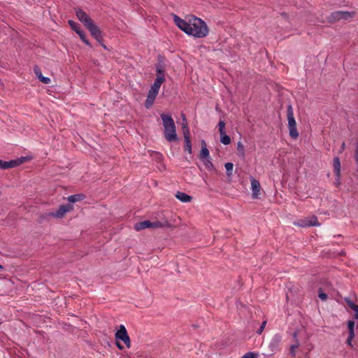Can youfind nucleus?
<instances>
[{"label":"nucleus","instance_id":"52","mask_svg":"<svg viewBox=\"0 0 358 358\" xmlns=\"http://www.w3.org/2000/svg\"><path fill=\"white\" fill-rule=\"evenodd\" d=\"M242 358V357H241Z\"/></svg>","mask_w":358,"mask_h":358},{"label":"nucleus","instance_id":"2","mask_svg":"<svg viewBox=\"0 0 358 358\" xmlns=\"http://www.w3.org/2000/svg\"><path fill=\"white\" fill-rule=\"evenodd\" d=\"M189 22L193 32L191 36L196 38H203L208 35L209 30L207 24L201 18L191 15L189 16Z\"/></svg>","mask_w":358,"mask_h":358},{"label":"nucleus","instance_id":"38","mask_svg":"<svg viewBox=\"0 0 358 358\" xmlns=\"http://www.w3.org/2000/svg\"><path fill=\"white\" fill-rule=\"evenodd\" d=\"M273 342H274L275 343L278 344L279 343L280 341H281V336L280 335H275L273 338Z\"/></svg>","mask_w":358,"mask_h":358},{"label":"nucleus","instance_id":"11","mask_svg":"<svg viewBox=\"0 0 358 358\" xmlns=\"http://www.w3.org/2000/svg\"><path fill=\"white\" fill-rule=\"evenodd\" d=\"M28 159L29 158L27 157H21L16 159L10 160L9 162L4 161L5 169L17 167L27 162Z\"/></svg>","mask_w":358,"mask_h":358},{"label":"nucleus","instance_id":"27","mask_svg":"<svg viewBox=\"0 0 358 358\" xmlns=\"http://www.w3.org/2000/svg\"><path fill=\"white\" fill-rule=\"evenodd\" d=\"M156 72L157 76H161L162 78H164V66L160 64L156 65Z\"/></svg>","mask_w":358,"mask_h":358},{"label":"nucleus","instance_id":"18","mask_svg":"<svg viewBox=\"0 0 358 358\" xmlns=\"http://www.w3.org/2000/svg\"><path fill=\"white\" fill-rule=\"evenodd\" d=\"M152 228V223L150 220H145L143 222H137L134 225V229L136 231H141L144 229Z\"/></svg>","mask_w":358,"mask_h":358},{"label":"nucleus","instance_id":"51","mask_svg":"<svg viewBox=\"0 0 358 358\" xmlns=\"http://www.w3.org/2000/svg\"><path fill=\"white\" fill-rule=\"evenodd\" d=\"M1 194V192L0 191V195Z\"/></svg>","mask_w":358,"mask_h":358},{"label":"nucleus","instance_id":"47","mask_svg":"<svg viewBox=\"0 0 358 358\" xmlns=\"http://www.w3.org/2000/svg\"><path fill=\"white\" fill-rule=\"evenodd\" d=\"M345 143L343 142L341 145V152H342L343 150H345Z\"/></svg>","mask_w":358,"mask_h":358},{"label":"nucleus","instance_id":"42","mask_svg":"<svg viewBox=\"0 0 358 358\" xmlns=\"http://www.w3.org/2000/svg\"><path fill=\"white\" fill-rule=\"evenodd\" d=\"M280 15L285 20H288L289 19V15L287 13H285V12H282L281 13Z\"/></svg>","mask_w":358,"mask_h":358},{"label":"nucleus","instance_id":"22","mask_svg":"<svg viewBox=\"0 0 358 358\" xmlns=\"http://www.w3.org/2000/svg\"><path fill=\"white\" fill-rule=\"evenodd\" d=\"M201 161L203 162L205 167L208 170V171H213L214 170V166L211 162V159L210 157L209 158H206V159H201Z\"/></svg>","mask_w":358,"mask_h":358},{"label":"nucleus","instance_id":"19","mask_svg":"<svg viewBox=\"0 0 358 358\" xmlns=\"http://www.w3.org/2000/svg\"><path fill=\"white\" fill-rule=\"evenodd\" d=\"M176 197L182 202L189 203L192 200V197L184 192H178Z\"/></svg>","mask_w":358,"mask_h":358},{"label":"nucleus","instance_id":"45","mask_svg":"<svg viewBox=\"0 0 358 358\" xmlns=\"http://www.w3.org/2000/svg\"><path fill=\"white\" fill-rule=\"evenodd\" d=\"M335 182H336V185H339L341 184L340 176H338V177L336 176Z\"/></svg>","mask_w":358,"mask_h":358},{"label":"nucleus","instance_id":"44","mask_svg":"<svg viewBox=\"0 0 358 358\" xmlns=\"http://www.w3.org/2000/svg\"><path fill=\"white\" fill-rule=\"evenodd\" d=\"M116 345L117 347L120 349V350H123L124 349V347L122 345H121L119 342H117L116 343Z\"/></svg>","mask_w":358,"mask_h":358},{"label":"nucleus","instance_id":"8","mask_svg":"<svg viewBox=\"0 0 358 358\" xmlns=\"http://www.w3.org/2000/svg\"><path fill=\"white\" fill-rule=\"evenodd\" d=\"M68 24L71 27V28L78 34L80 39L87 45L90 46V43L89 40L87 38L85 32L81 29L80 26L77 22L73 20H69Z\"/></svg>","mask_w":358,"mask_h":358},{"label":"nucleus","instance_id":"3","mask_svg":"<svg viewBox=\"0 0 358 358\" xmlns=\"http://www.w3.org/2000/svg\"><path fill=\"white\" fill-rule=\"evenodd\" d=\"M287 117L289 136L292 139H296L299 136V133L297 131L296 122L294 117V111L291 104L287 106Z\"/></svg>","mask_w":358,"mask_h":358},{"label":"nucleus","instance_id":"50","mask_svg":"<svg viewBox=\"0 0 358 358\" xmlns=\"http://www.w3.org/2000/svg\"><path fill=\"white\" fill-rule=\"evenodd\" d=\"M0 268H2V266H1V265H0Z\"/></svg>","mask_w":358,"mask_h":358},{"label":"nucleus","instance_id":"15","mask_svg":"<svg viewBox=\"0 0 358 358\" xmlns=\"http://www.w3.org/2000/svg\"><path fill=\"white\" fill-rule=\"evenodd\" d=\"M201 150L200 151L199 157L200 160L206 159V158L210 157L209 150L207 148L206 143L204 140L201 141Z\"/></svg>","mask_w":358,"mask_h":358},{"label":"nucleus","instance_id":"36","mask_svg":"<svg viewBox=\"0 0 358 358\" xmlns=\"http://www.w3.org/2000/svg\"><path fill=\"white\" fill-rule=\"evenodd\" d=\"M164 80H165L164 78H162L161 76H157V77L155 80L154 83L157 84L158 85H161L164 82Z\"/></svg>","mask_w":358,"mask_h":358},{"label":"nucleus","instance_id":"35","mask_svg":"<svg viewBox=\"0 0 358 358\" xmlns=\"http://www.w3.org/2000/svg\"><path fill=\"white\" fill-rule=\"evenodd\" d=\"M318 296L322 301H325L327 299V294L322 292V288L319 289V295H318Z\"/></svg>","mask_w":358,"mask_h":358},{"label":"nucleus","instance_id":"12","mask_svg":"<svg viewBox=\"0 0 358 358\" xmlns=\"http://www.w3.org/2000/svg\"><path fill=\"white\" fill-rule=\"evenodd\" d=\"M251 187L252 191V198L258 199L260 194L261 185L259 182L253 177H251Z\"/></svg>","mask_w":358,"mask_h":358},{"label":"nucleus","instance_id":"34","mask_svg":"<svg viewBox=\"0 0 358 358\" xmlns=\"http://www.w3.org/2000/svg\"><path fill=\"white\" fill-rule=\"evenodd\" d=\"M299 346V343L298 341H296V343L292 345L291 347H290V354L292 355V356H295V350L297 349Z\"/></svg>","mask_w":358,"mask_h":358},{"label":"nucleus","instance_id":"14","mask_svg":"<svg viewBox=\"0 0 358 358\" xmlns=\"http://www.w3.org/2000/svg\"><path fill=\"white\" fill-rule=\"evenodd\" d=\"M157 94H158L157 92L152 91L150 89L149 90V92H148V94L147 96V99L145 102V107L146 108H150L152 106Z\"/></svg>","mask_w":358,"mask_h":358},{"label":"nucleus","instance_id":"25","mask_svg":"<svg viewBox=\"0 0 358 358\" xmlns=\"http://www.w3.org/2000/svg\"><path fill=\"white\" fill-rule=\"evenodd\" d=\"M220 141L224 145H229L231 143V138L225 132L223 134H220Z\"/></svg>","mask_w":358,"mask_h":358},{"label":"nucleus","instance_id":"48","mask_svg":"<svg viewBox=\"0 0 358 358\" xmlns=\"http://www.w3.org/2000/svg\"><path fill=\"white\" fill-rule=\"evenodd\" d=\"M99 43L103 48L106 49V46L103 43V41H101V43Z\"/></svg>","mask_w":358,"mask_h":358},{"label":"nucleus","instance_id":"1","mask_svg":"<svg viewBox=\"0 0 358 358\" xmlns=\"http://www.w3.org/2000/svg\"><path fill=\"white\" fill-rule=\"evenodd\" d=\"M161 118L164 127V136L168 142H176L178 140L173 119L170 115L162 113Z\"/></svg>","mask_w":358,"mask_h":358},{"label":"nucleus","instance_id":"10","mask_svg":"<svg viewBox=\"0 0 358 358\" xmlns=\"http://www.w3.org/2000/svg\"><path fill=\"white\" fill-rule=\"evenodd\" d=\"M90 32L92 36L99 43L103 41V35L101 29L94 23V22L86 27Z\"/></svg>","mask_w":358,"mask_h":358},{"label":"nucleus","instance_id":"28","mask_svg":"<svg viewBox=\"0 0 358 358\" xmlns=\"http://www.w3.org/2000/svg\"><path fill=\"white\" fill-rule=\"evenodd\" d=\"M182 131H183V136H184L185 141H189L190 140V132H189L188 127H182Z\"/></svg>","mask_w":358,"mask_h":358},{"label":"nucleus","instance_id":"13","mask_svg":"<svg viewBox=\"0 0 358 358\" xmlns=\"http://www.w3.org/2000/svg\"><path fill=\"white\" fill-rule=\"evenodd\" d=\"M152 228H172L173 225L167 219L151 222Z\"/></svg>","mask_w":358,"mask_h":358},{"label":"nucleus","instance_id":"33","mask_svg":"<svg viewBox=\"0 0 358 358\" xmlns=\"http://www.w3.org/2000/svg\"><path fill=\"white\" fill-rule=\"evenodd\" d=\"M306 224H308L307 217L303 220H301L299 222L295 223V224L301 227H310V225H306Z\"/></svg>","mask_w":358,"mask_h":358},{"label":"nucleus","instance_id":"24","mask_svg":"<svg viewBox=\"0 0 358 358\" xmlns=\"http://www.w3.org/2000/svg\"><path fill=\"white\" fill-rule=\"evenodd\" d=\"M348 328L349 331V334L350 335V337L355 336V322L352 320H349L348 322Z\"/></svg>","mask_w":358,"mask_h":358},{"label":"nucleus","instance_id":"40","mask_svg":"<svg viewBox=\"0 0 358 358\" xmlns=\"http://www.w3.org/2000/svg\"><path fill=\"white\" fill-rule=\"evenodd\" d=\"M354 338H355V336H352V337H350V334L348 335V339H347V343H348V345H350V346H352V340Z\"/></svg>","mask_w":358,"mask_h":358},{"label":"nucleus","instance_id":"26","mask_svg":"<svg viewBox=\"0 0 358 358\" xmlns=\"http://www.w3.org/2000/svg\"><path fill=\"white\" fill-rule=\"evenodd\" d=\"M225 168L227 171V176L231 177L233 175L234 164L231 162H227L225 164Z\"/></svg>","mask_w":358,"mask_h":358},{"label":"nucleus","instance_id":"29","mask_svg":"<svg viewBox=\"0 0 358 358\" xmlns=\"http://www.w3.org/2000/svg\"><path fill=\"white\" fill-rule=\"evenodd\" d=\"M237 150L243 157L245 156V149L244 145L241 141H238L237 143Z\"/></svg>","mask_w":358,"mask_h":358},{"label":"nucleus","instance_id":"17","mask_svg":"<svg viewBox=\"0 0 358 358\" xmlns=\"http://www.w3.org/2000/svg\"><path fill=\"white\" fill-rule=\"evenodd\" d=\"M344 301L347 305L355 311L354 318L358 320V305L354 303L350 298L345 297Z\"/></svg>","mask_w":358,"mask_h":358},{"label":"nucleus","instance_id":"41","mask_svg":"<svg viewBox=\"0 0 358 358\" xmlns=\"http://www.w3.org/2000/svg\"><path fill=\"white\" fill-rule=\"evenodd\" d=\"M182 127H187V122L184 115H182Z\"/></svg>","mask_w":358,"mask_h":358},{"label":"nucleus","instance_id":"43","mask_svg":"<svg viewBox=\"0 0 358 358\" xmlns=\"http://www.w3.org/2000/svg\"><path fill=\"white\" fill-rule=\"evenodd\" d=\"M0 169H5L4 167V161L0 159Z\"/></svg>","mask_w":358,"mask_h":358},{"label":"nucleus","instance_id":"20","mask_svg":"<svg viewBox=\"0 0 358 358\" xmlns=\"http://www.w3.org/2000/svg\"><path fill=\"white\" fill-rule=\"evenodd\" d=\"M334 173L337 177L341 176V162L338 157H335L333 160Z\"/></svg>","mask_w":358,"mask_h":358},{"label":"nucleus","instance_id":"6","mask_svg":"<svg viewBox=\"0 0 358 358\" xmlns=\"http://www.w3.org/2000/svg\"><path fill=\"white\" fill-rule=\"evenodd\" d=\"M174 23L177 25V27L183 31L185 34L190 35L192 34V30L191 28V24L189 22V17L188 18V22L180 18L179 16L176 15H173Z\"/></svg>","mask_w":358,"mask_h":358},{"label":"nucleus","instance_id":"37","mask_svg":"<svg viewBox=\"0 0 358 358\" xmlns=\"http://www.w3.org/2000/svg\"><path fill=\"white\" fill-rule=\"evenodd\" d=\"M266 322H266V320H265V321H264V322L262 323L261 327H259V329L257 331V333L258 334H261L263 332V331H264V328H265V326H266Z\"/></svg>","mask_w":358,"mask_h":358},{"label":"nucleus","instance_id":"9","mask_svg":"<svg viewBox=\"0 0 358 358\" xmlns=\"http://www.w3.org/2000/svg\"><path fill=\"white\" fill-rule=\"evenodd\" d=\"M76 15L78 19L84 24L85 27L93 22L91 17L81 8H76Z\"/></svg>","mask_w":358,"mask_h":358},{"label":"nucleus","instance_id":"5","mask_svg":"<svg viewBox=\"0 0 358 358\" xmlns=\"http://www.w3.org/2000/svg\"><path fill=\"white\" fill-rule=\"evenodd\" d=\"M73 209V206L71 204L62 205L59 208L52 213H48L44 215L45 218L48 217H56L62 218L67 212H69Z\"/></svg>","mask_w":358,"mask_h":358},{"label":"nucleus","instance_id":"23","mask_svg":"<svg viewBox=\"0 0 358 358\" xmlns=\"http://www.w3.org/2000/svg\"><path fill=\"white\" fill-rule=\"evenodd\" d=\"M307 220H308V224H306V225H310V227L320 225V223L317 222V218L315 215H313L310 217H307Z\"/></svg>","mask_w":358,"mask_h":358},{"label":"nucleus","instance_id":"7","mask_svg":"<svg viewBox=\"0 0 358 358\" xmlns=\"http://www.w3.org/2000/svg\"><path fill=\"white\" fill-rule=\"evenodd\" d=\"M115 338L122 341L128 348L131 347L130 338L124 325L120 326L119 330L115 334Z\"/></svg>","mask_w":358,"mask_h":358},{"label":"nucleus","instance_id":"32","mask_svg":"<svg viewBox=\"0 0 358 358\" xmlns=\"http://www.w3.org/2000/svg\"><path fill=\"white\" fill-rule=\"evenodd\" d=\"M185 150L187 151L189 154H192V144H191V140L189 141H185Z\"/></svg>","mask_w":358,"mask_h":358},{"label":"nucleus","instance_id":"30","mask_svg":"<svg viewBox=\"0 0 358 358\" xmlns=\"http://www.w3.org/2000/svg\"><path fill=\"white\" fill-rule=\"evenodd\" d=\"M220 134L225 133V122L222 120H220L218 123Z\"/></svg>","mask_w":358,"mask_h":358},{"label":"nucleus","instance_id":"31","mask_svg":"<svg viewBox=\"0 0 358 358\" xmlns=\"http://www.w3.org/2000/svg\"><path fill=\"white\" fill-rule=\"evenodd\" d=\"M259 355L258 353L253 352H248L246 354H245L242 358H258Z\"/></svg>","mask_w":358,"mask_h":358},{"label":"nucleus","instance_id":"49","mask_svg":"<svg viewBox=\"0 0 358 358\" xmlns=\"http://www.w3.org/2000/svg\"><path fill=\"white\" fill-rule=\"evenodd\" d=\"M296 336H297V333H296V332H294V333L293 334V337H294V338H296Z\"/></svg>","mask_w":358,"mask_h":358},{"label":"nucleus","instance_id":"4","mask_svg":"<svg viewBox=\"0 0 358 358\" xmlns=\"http://www.w3.org/2000/svg\"><path fill=\"white\" fill-rule=\"evenodd\" d=\"M355 12L352 11H343V10H337L332 12L328 17L327 21L330 23H335L341 20H348L352 18L355 15Z\"/></svg>","mask_w":358,"mask_h":358},{"label":"nucleus","instance_id":"21","mask_svg":"<svg viewBox=\"0 0 358 358\" xmlns=\"http://www.w3.org/2000/svg\"><path fill=\"white\" fill-rule=\"evenodd\" d=\"M85 198V195L83 194H77L71 195L67 197V200L70 203H75L83 200Z\"/></svg>","mask_w":358,"mask_h":358},{"label":"nucleus","instance_id":"46","mask_svg":"<svg viewBox=\"0 0 358 358\" xmlns=\"http://www.w3.org/2000/svg\"><path fill=\"white\" fill-rule=\"evenodd\" d=\"M357 155H358V141H357V143L356 144L355 153V156H357Z\"/></svg>","mask_w":358,"mask_h":358},{"label":"nucleus","instance_id":"16","mask_svg":"<svg viewBox=\"0 0 358 358\" xmlns=\"http://www.w3.org/2000/svg\"><path fill=\"white\" fill-rule=\"evenodd\" d=\"M34 71L41 82H42L44 84H49L50 83L51 80L49 78L45 77L42 75L41 71L38 66H35L34 67Z\"/></svg>","mask_w":358,"mask_h":358},{"label":"nucleus","instance_id":"39","mask_svg":"<svg viewBox=\"0 0 358 358\" xmlns=\"http://www.w3.org/2000/svg\"><path fill=\"white\" fill-rule=\"evenodd\" d=\"M160 87L161 85H158L157 84L153 83V85L150 87V90H152V91L157 92L159 93Z\"/></svg>","mask_w":358,"mask_h":358}]
</instances>
